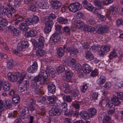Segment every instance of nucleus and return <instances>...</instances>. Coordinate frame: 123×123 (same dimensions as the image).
<instances>
[{
  "mask_svg": "<svg viewBox=\"0 0 123 123\" xmlns=\"http://www.w3.org/2000/svg\"><path fill=\"white\" fill-rule=\"evenodd\" d=\"M45 31L46 33H47L51 31L53 22L52 19L50 18L49 16L45 17Z\"/></svg>",
  "mask_w": 123,
  "mask_h": 123,
  "instance_id": "f257e3e1",
  "label": "nucleus"
},
{
  "mask_svg": "<svg viewBox=\"0 0 123 123\" xmlns=\"http://www.w3.org/2000/svg\"><path fill=\"white\" fill-rule=\"evenodd\" d=\"M35 3L36 7L41 9H47L49 8V5L43 0H37L35 1Z\"/></svg>",
  "mask_w": 123,
  "mask_h": 123,
  "instance_id": "f03ea898",
  "label": "nucleus"
},
{
  "mask_svg": "<svg viewBox=\"0 0 123 123\" xmlns=\"http://www.w3.org/2000/svg\"><path fill=\"white\" fill-rule=\"evenodd\" d=\"M57 106L58 105H57L56 107L53 106L52 109L49 111V114L50 116H58L61 114V111L59 109L57 108Z\"/></svg>",
  "mask_w": 123,
  "mask_h": 123,
  "instance_id": "7ed1b4c3",
  "label": "nucleus"
},
{
  "mask_svg": "<svg viewBox=\"0 0 123 123\" xmlns=\"http://www.w3.org/2000/svg\"><path fill=\"white\" fill-rule=\"evenodd\" d=\"M47 72L43 70L39 73L40 75L42 78L43 81H41L40 83L41 85H43L46 83L48 81V76L47 74Z\"/></svg>",
  "mask_w": 123,
  "mask_h": 123,
  "instance_id": "20e7f679",
  "label": "nucleus"
},
{
  "mask_svg": "<svg viewBox=\"0 0 123 123\" xmlns=\"http://www.w3.org/2000/svg\"><path fill=\"white\" fill-rule=\"evenodd\" d=\"M22 111L20 112L18 115L20 117H24L25 118L28 117L29 115L28 108L27 107H24L22 108Z\"/></svg>",
  "mask_w": 123,
  "mask_h": 123,
  "instance_id": "39448f33",
  "label": "nucleus"
},
{
  "mask_svg": "<svg viewBox=\"0 0 123 123\" xmlns=\"http://www.w3.org/2000/svg\"><path fill=\"white\" fill-rule=\"evenodd\" d=\"M29 46L28 42L25 41H22L18 43L17 46V49L19 51H21L24 48H27Z\"/></svg>",
  "mask_w": 123,
  "mask_h": 123,
  "instance_id": "423d86ee",
  "label": "nucleus"
},
{
  "mask_svg": "<svg viewBox=\"0 0 123 123\" xmlns=\"http://www.w3.org/2000/svg\"><path fill=\"white\" fill-rule=\"evenodd\" d=\"M110 46L109 45L102 46L100 49V50L99 51L100 56H103L105 53L109 51L110 50Z\"/></svg>",
  "mask_w": 123,
  "mask_h": 123,
  "instance_id": "0eeeda50",
  "label": "nucleus"
},
{
  "mask_svg": "<svg viewBox=\"0 0 123 123\" xmlns=\"http://www.w3.org/2000/svg\"><path fill=\"white\" fill-rule=\"evenodd\" d=\"M83 5L84 7L88 10L93 12V11L95 10V9L93 8L91 4L89 3L87 0H84L82 2Z\"/></svg>",
  "mask_w": 123,
  "mask_h": 123,
  "instance_id": "6e6552de",
  "label": "nucleus"
},
{
  "mask_svg": "<svg viewBox=\"0 0 123 123\" xmlns=\"http://www.w3.org/2000/svg\"><path fill=\"white\" fill-rule=\"evenodd\" d=\"M47 83L48 85V88L49 92L52 94L54 93L56 90V87L55 85L52 82H48Z\"/></svg>",
  "mask_w": 123,
  "mask_h": 123,
  "instance_id": "1a4fd4ad",
  "label": "nucleus"
},
{
  "mask_svg": "<svg viewBox=\"0 0 123 123\" xmlns=\"http://www.w3.org/2000/svg\"><path fill=\"white\" fill-rule=\"evenodd\" d=\"M48 100L50 101V105H51H51L53 106L56 107L57 105V104L56 103H54V102H55V101L57 99V98L55 96H52L49 97H48Z\"/></svg>",
  "mask_w": 123,
  "mask_h": 123,
  "instance_id": "9d476101",
  "label": "nucleus"
},
{
  "mask_svg": "<svg viewBox=\"0 0 123 123\" xmlns=\"http://www.w3.org/2000/svg\"><path fill=\"white\" fill-rule=\"evenodd\" d=\"M99 120H102V123H112L110 121L111 118L108 115H102L99 117Z\"/></svg>",
  "mask_w": 123,
  "mask_h": 123,
  "instance_id": "9b49d317",
  "label": "nucleus"
},
{
  "mask_svg": "<svg viewBox=\"0 0 123 123\" xmlns=\"http://www.w3.org/2000/svg\"><path fill=\"white\" fill-rule=\"evenodd\" d=\"M38 67L37 63L36 62H34L32 65L30 66L28 69L29 70L31 71L30 72L33 73L37 71Z\"/></svg>",
  "mask_w": 123,
  "mask_h": 123,
  "instance_id": "f8f14e48",
  "label": "nucleus"
},
{
  "mask_svg": "<svg viewBox=\"0 0 123 123\" xmlns=\"http://www.w3.org/2000/svg\"><path fill=\"white\" fill-rule=\"evenodd\" d=\"M52 7L54 9L58 10L62 5V3L58 1H52Z\"/></svg>",
  "mask_w": 123,
  "mask_h": 123,
  "instance_id": "ddd939ff",
  "label": "nucleus"
},
{
  "mask_svg": "<svg viewBox=\"0 0 123 123\" xmlns=\"http://www.w3.org/2000/svg\"><path fill=\"white\" fill-rule=\"evenodd\" d=\"M37 34V32L36 31H31L27 32L25 34L24 36L25 38L29 37H32L36 36Z\"/></svg>",
  "mask_w": 123,
  "mask_h": 123,
  "instance_id": "4468645a",
  "label": "nucleus"
},
{
  "mask_svg": "<svg viewBox=\"0 0 123 123\" xmlns=\"http://www.w3.org/2000/svg\"><path fill=\"white\" fill-rule=\"evenodd\" d=\"M108 30L109 28L107 26H102L98 28V32L99 34H102L106 32Z\"/></svg>",
  "mask_w": 123,
  "mask_h": 123,
  "instance_id": "2eb2a0df",
  "label": "nucleus"
},
{
  "mask_svg": "<svg viewBox=\"0 0 123 123\" xmlns=\"http://www.w3.org/2000/svg\"><path fill=\"white\" fill-rule=\"evenodd\" d=\"M83 71L84 73L86 74L90 73L91 71V69L90 66L87 64H84L83 65Z\"/></svg>",
  "mask_w": 123,
  "mask_h": 123,
  "instance_id": "dca6fc26",
  "label": "nucleus"
},
{
  "mask_svg": "<svg viewBox=\"0 0 123 123\" xmlns=\"http://www.w3.org/2000/svg\"><path fill=\"white\" fill-rule=\"evenodd\" d=\"M83 30L85 32H91L94 31L95 29L93 27L84 25L83 27Z\"/></svg>",
  "mask_w": 123,
  "mask_h": 123,
  "instance_id": "f3484780",
  "label": "nucleus"
},
{
  "mask_svg": "<svg viewBox=\"0 0 123 123\" xmlns=\"http://www.w3.org/2000/svg\"><path fill=\"white\" fill-rule=\"evenodd\" d=\"M11 10L9 9H4L2 11V13L4 14L9 18H11L12 16V14Z\"/></svg>",
  "mask_w": 123,
  "mask_h": 123,
  "instance_id": "a211bd4d",
  "label": "nucleus"
},
{
  "mask_svg": "<svg viewBox=\"0 0 123 123\" xmlns=\"http://www.w3.org/2000/svg\"><path fill=\"white\" fill-rule=\"evenodd\" d=\"M31 88L34 89L35 92L37 93H38V92H40V89L36 82H34L32 84Z\"/></svg>",
  "mask_w": 123,
  "mask_h": 123,
  "instance_id": "6ab92c4d",
  "label": "nucleus"
},
{
  "mask_svg": "<svg viewBox=\"0 0 123 123\" xmlns=\"http://www.w3.org/2000/svg\"><path fill=\"white\" fill-rule=\"evenodd\" d=\"M19 29L23 31H26L28 30L29 28L25 23H21L19 25Z\"/></svg>",
  "mask_w": 123,
  "mask_h": 123,
  "instance_id": "aec40b11",
  "label": "nucleus"
},
{
  "mask_svg": "<svg viewBox=\"0 0 123 123\" xmlns=\"http://www.w3.org/2000/svg\"><path fill=\"white\" fill-rule=\"evenodd\" d=\"M88 114L89 117L91 118L95 116L97 113V111L94 108H91L88 110Z\"/></svg>",
  "mask_w": 123,
  "mask_h": 123,
  "instance_id": "412c9836",
  "label": "nucleus"
},
{
  "mask_svg": "<svg viewBox=\"0 0 123 123\" xmlns=\"http://www.w3.org/2000/svg\"><path fill=\"white\" fill-rule=\"evenodd\" d=\"M7 76L8 79L11 82H14L17 81V78L14 75H13L10 73H9L7 74Z\"/></svg>",
  "mask_w": 123,
  "mask_h": 123,
  "instance_id": "4be33fe9",
  "label": "nucleus"
},
{
  "mask_svg": "<svg viewBox=\"0 0 123 123\" xmlns=\"http://www.w3.org/2000/svg\"><path fill=\"white\" fill-rule=\"evenodd\" d=\"M80 115L84 119H88L90 117L88 113L85 111H82L80 113Z\"/></svg>",
  "mask_w": 123,
  "mask_h": 123,
  "instance_id": "5701e85b",
  "label": "nucleus"
},
{
  "mask_svg": "<svg viewBox=\"0 0 123 123\" xmlns=\"http://www.w3.org/2000/svg\"><path fill=\"white\" fill-rule=\"evenodd\" d=\"M65 74L66 75V78L69 80H70L71 79V77L73 75V73L72 71L69 69H67L65 71Z\"/></svg>",
  "mask_w": 123,
  "mask_h": 123,
  "instance_id": "b1692460",
  "label": "nucleus"
},
{
  "mask_svg": "<svg viewBox=\"0 0 123 123\" xmlns=\"http://www.w3.org/2000/svg\"><path fill=\"white\" fill-rule=\"evenodd\" d=\"M3 86V92H6L9 90L11 85L10 84L6 82L4 83Z\"/></svg>",
  "mask_w": 123,
  "mask_h": 123,
  "instance_id": "393cba45",
  "label": "nucleus"
},
{
  "mask_svg": "<svg viewBox=\"0 0 123 123\" xmlns=\"http://www.w3.org/2000/svg\"><path fill=\"white\" fill-rule=\"evenodd\" d=\"M86 57L87 59L89 60H91L93 59L94 56L91 52L87 51L86 52Z\"/></svg>",
  "mask_w": 123,
  "mask_h": 123,
  "instance_id": "a878e982",
  "label": "nucleus"
},
{
  "mask_svg": "<svg viewBox=\"0 0 123 123\" xmlns=\"http://www.w3.org/2000/svg\"><path fill=\"white\" fill-rule=\"evenodd\" d=\"M84 25V23L81 21H78L75 25L76 28L78 29H81Z\"/></svg>",
  "mask_w": 123,
  "mask_h": 123,
  "instance_id": "bb28decb",
  "label": "nucleus"
},
{
  "mask_svg": "<svg viewBox=\"0 0 123 123\" xmlns=\"http://www.w3.org/2000/svg\"><path fill=\"white\" fill-rule=\"evenodd\" d=\"M4 107L6 109H9L11 108L12 107L11 104V102L9 100L5 101H4Z\"/></svg>",
  "mask_w": 123,
  "mask_h": 123,
  "instance_id": "cd10ccee",
  "label": "nucleus"
},
{
  "mask_svg": "<svg viewBox=\"0 0 123 123\" xmlns=\"http://www.w3.org/2000/svg\"><path fill=\"white\" fill-rule=\"evenodd\" d=\"M57 21L59 23L62 24H66L68 22L67 19L61 17H60L57 19Z\"/></svg>",
  "mask_w": 123,
  "mask_h": 123,
  "instance_id": "c85d7f7f",
  "label": "nucleus"
},
{
  "mask_svg": "<svg viewBox=\"0 0 123 123\" xmlns=\"http://www.w3.org/2000/svg\"><path fill=\"white\" fill-rule=\"evenodd\" d=\"M76 8V7H75V6L73 3L71 4L69 6V10L74 12H75L78 11Z\"/></svg>",
  "mask_w": 123,
  "mask_h": 123,
  "instance_id": "c756f323",
  "label": "nucleus"
},
{
  "mask_svg": "<svg viewBox=\"0 0 123 123\" xmlns=\"http://www.w3.org/2000/svg\"><path fill=\"white\" fill-rule=\"evenodd\" d=\"M117 10V8L114 6H112L110 9L109 12L110 14L113 15L115 14Z\"/></svg>",
  "mask_w": 123,
  "mask_h": 123,
  "instance_id": "7c9ffc66",
  "label": "nucleus"
},
{
  "mask_svg": "<svg viewBox=\"0 0 123 123\" xmlns=\"http://www.w3.org/2000/svg\"><path fill=\"white\" fill-rule=\"evenodd\" d=\"M67 106V104L65 102L62 103L60 105V109L62 110V111L65 112L68 110Z\"/></svg>",
  "mask_w": 123,
  "mask_h": 123,
  "instance_id": "2f4dec72",
  "label": "nucleus"
},
{
  "mask_svg": "<svg viewBox=\"0 0 123 123\" xmlns=\"http://www.w3.org/2000/svg\"><path fill=\"white\" fill-rule=\"evenodd\" d=\"M37 50L36 52V55L38 56L41 57L43 56L44 54V51L42 50V49H39Z\"/></svg>",
  "mask_w": 123,
  "mask_h": 123,
  "instance_id": "473e14b6",
  "label": "nucleus"
},
{
  "mask_svg": "<svg viewBox=\"0 0 123 123\" xmlns=\"http://www.w3.org/2000/svg\"><path fill=\"white\" fill-rule=\"evenodd\" d=\"M64 53V50L62 47H60L57 50V54L59 57H61L62 56Z\"/></svg>",
  "mask_w": 123,
  "mask_h": 123,
  "instance_id": "72a5a7b5",
  "label": "nucleus"
},
{
  "mask_svg": "<svg viewBox=\"0 0 123 123\" xmlns=\"http://www.w3.org/2000/svg\"><path fill=\"white\" fill-rule=\"evenodd\" d=\"M6 5L8 7L10 10H11L12 13H14L16 12V9H15L13 6L9 2H7Z\"/></svg>",
  "mask_w": 123,
  "mask_h": 123,
  "instance_id": "f704fd0d",
  "label": "nucleus"
},
{
  "mask_svg": "<svg viewBox=\"0 0 123 123\" xmlns=\"http://www.w3.org/2000/svg\"><path fill=\"white\" fill-rule=\"evenodd\" d=\"M64 112L65 113L64 115L66 116L71 117L74 114V111L72 110H69L68 111H67Z\"/></svg>",
  "mask_w": 123,
  "mask_h": 123,
  "instance_id": "c9c22d12",
  "label": "nucleus"
},
{
  "mask_svg": "<svg viewBox=\"0 0 123 123\" xmlns=\"http://www.w3.org/2000/svg\"><path fill=\"white\" fill-rule=\"evenodd\" d=\"M69 86V85L68 83H64L63 84V86L65 89L64 91L65 93L69 92L70 91V90Z\"/></svg>",
  "mask_w": 123,
  "mask_h": 123,
  "instance_id": "e433bc0d",
  "label": "nucleus"
},
{
  "mask_svg": "<svg viewBox=\"0 0 123 123\" xmlns=\"http://www.w3.org/2000/svg\"><path fill=\"white\" fill-rule=\"evenodd\" d=\"M94 3L96 6H98L101 8H103V7L101 5L102 2L99 0H96L94 1Z\"/></svg>",
  "mask_w": 123,
  "mask_h": 123,
  "instance_id": "4c0bfd02",
  "label": "nucleus"
},
{
  "mask_svg": "<svg viewBox=\"0 0 123 123\" xmlns=\"http://www.w3.org/2000/svg\"><path fill=\"white\" fill-rule=\"evenodd\" d=\"M69 51L71 54H74L76 55L79 53L78 50L74 48H70L69 49Z\"/></svg>",
  "mask_w": 123,
  "mask_h": 123,
  "instance_id": "58836bf2",
  "label": "nucleus"
},
{
  "mask_svg": "<svg viewBox=\"0 0 123 123\" xmlns=\"http://www.w3.org/2000/svg\"><path fill=\"white\" fill-rule=\"evenodd\" d=\"M25 23L26 25H31L33 24V22L31 19L30 18H28L25 19Z\"/></svg>",
  "mask_w": 123,
  "mask_h": 123,
  "instance_id": "ea45409f",
  "label": "nucleus"
},
{
  "mask_svg": "<svg viewBox=\"0 0 123 123\" xmlns=\"http://www.w3.org/2000/svg\"><path fill=\"white\" fill-rule=\"evenodd\" d=\"M12 99L13 104L15 105L18 104L20 101L19 97H18L17 98L12 97Z\"/></svg>",
  "mask_w": 123,
  "mask_h": 123,
  "instance_id": "a19ab883",
  "label": "nucleus"
},
{
  "mask_svg": "<svg viewBox=\"0 0 123 123\" xmlns=\"http://www.w3.org/2000/svg\"><path fill=\"white\" fill-rule=\"evenodd\" d=\"M33 80L35 82H38L41 80L43 81V80H42V78L40 75V74H39L38 76L34 78V80Z\"/></svg>",
  "mask_w": 123,
  "mask_h": 123,
  "instance_id": "79ce46f5",
  "label": "nucleus"
},
{
  "mask_svg": "<svg viewBox=\"0 0 123 123\" xmlns=\"http://www.w3.org/2000/svg\"><path fill=\"white\" fill-rule=\"evenodd\" d=\"M65 68L64 66L61 65L57 69V72L58 73L63 72L65 70Z\"/></svg>",
  "mask_w": 123,
  "mask_h": 123,
  "instance_id": "37998d69",
  "label": "nucleus"
},
{
  "mask_svg": "<svg viewBox=\"0 0 123 123\" xmlns=\"http://www.w3.org/2000/svg\"><path fill=\"white\" fill-rule=\"evenodd\" d=\"M39 42L38 43V47L42 48L44 46V43L45 41L43 39H39Z\"/></svg>",
  "mask_w": 123,
  "mask_h": 123,
  "instance_id": "c03bdc74",
  "label": "nucleus"
},
{
  "mask_svg": "<svg viewBox=\"0 0 123 123\" xmlns=\"http://www.w3.org/2000/svg\"><path fill=\"white\" fill-rule=\"evenodd\" d=\"M113 1V0H103L102 3L103 5H106L112 3Z\"/></svg>",
  "mask_w": 123,
  "mask_h": 123,
  "instance_id": "a18cd8bd",
  "label": "nucleus"
},
{
  "mask_svg": "<svg viewBox=\"0 0 123 123\" xmlns=\"http://www.w3.org/2000/svg\"><path fill=\"white\" fill-rule=\"evenodd\" d=\"M75 6V7H76L78 10H80L82 8V6L81 4L78 2H75L73 3Z\"/></svg>",
  "mask_w": 123,
  "mask_h": 123,
  "instance_id": "49530a36",
  "label": "nucleus"
},
{
  "mask_svg": "<svg viewBox=\"0 0 123 123\" xmlns=\"http://www.w3.org/2000/svg\"><path fill=\"white\" fill-rule=\"evenodd\" d=\"M37 39V40H36L35 39H31V40L34 47H37L38 43V40H39V39Z\"/></svg>",
  "mask_w": 123,
  "mask_h": 123,
  "instance_id": "de8ad7c7",
  "label": "nucleus"
},
{
  "mask_svg": "<svg viewBox=\"0 0 123 123\" xmlns=\"http://www.w3.org/2000/svg\"><path fill=\"white\" fill-rule=\"evenodd\" d=\"M8 24V22L7 20L3 18L2 20V21L0 23V25L3 26H6Z\"/></svg>",
  "mask_w": 123,
  "mask_h": 123,
  "instance_id": "09e8293b",
  "label": "nucleus"
},
{
  "mask_svg": "<svg viewBox=\"0 0 123 123\" xmlns=\"http://www.w3.org/2000/svg\"><path fill=\"white\" fill-rule=\"evenodd\" d=\"M113 103L112 100H109L106 104V106L109 108H111L113 106Z\"/></svg>",
  "mask_w": 123,
  "mask_h": 123,
  "instance_id": "8fccbe9b",
  "label": "nucleus"
},
{
  "mask_svg": "<svg viewBox=\"0 0 123 123\" xmlns=\"http://www.w3.org/2000/svg\"><path fill=\"white\" fill-rule=\"evenodd\" d=\"M61 36L59 34L58 32H55L54 33L52 36L50 38H60Z\"/></svg>",
  "mask_w": 123,
  "mask_h": 123,
  "instance_id": "3c124183",
  "label": "nucleus"
},
{
  "mask_svg": "<svg viewBox=\"0 0 123 123\" xmlns=\"http://www.w3.org/2000/svg\"><path fill=\"white\" fill-rule=\"evenodd\" d=\"M20 33L19 31L16 29H14L13 31V35L14 36H18L19 35Z\"/></svg>",
  "mask_w": 123,
  "mask_h": 123,
  "instance_id": "603ef678",
  "label": "nucleus"
},
{
  "mask_svg": "<svg viewBox=\"0 0 123 123\" xmlns=\"http://www.w3.org/2000/svg\"><path fill=\"white\" fill-rule=\"evenodd\" d=\"M31 19L33 23H37L39 20L38 17L36 16H35L33 17Z\"/></svg>",
  "mask_w": 123,
  "mask_h": 123,
  "instance_id": "864d4df0",
  "label": "nucleus"
},
{
  "mask_svg": "<svg viewBox=\"0 0 123 123\" xmlns=\"http://www.w3.org/2000/svg\"><path fill=\"white\" fill-rule=\"evenodd\" d=\"M98 17L102 21H105L106 19V16L99 14L98 15Z\"/></svg>",
  "mask_w": 123,
  "mask_h": 123,
  "instance_id": "5fc2aeb1",
  "label": "nucleus"
},
{
  "mask_svg": "<svg viewBox=\"0 0 123 123\" xmlns=\"http://www.w3.org/2000/svg\"><path fill=\"white\" fill-rule=\"evenodd\" d=\"M98 74V71L97 69H95L92 71L91 73V75L92 77H94L97 75Z\"/></svg>",
  "mask_w": 123,
  "mask_h": 123,
  "instance_id": "6e6d98bb",
  "label": "nucleus"
},
{
  "mask_svg": "<svg viewBox=\"0 0 123 123\" xmlns=\"http://www.w3.org/2000/svg\"><path fill=\"white\" fill-rule=\"evenodd\" d=\"M20 51H19L17 49L15 50L13 52L14 54H16L17 55L19 56H21L23 54Z\"/></svg>",
  "mask_w": 123,
  "mask_h": 123,
  "instance_id": "4d7b16f0",
  "label": "nucleus"
},
{
  "mask_svg": "<svg viewBox=\"0 0 123 123\" xmlns=\"http://www.w3.org/2000/svg\"><path fill=\"white\" fill-rule=\"evenodd\" d=\"M77 16L79 18L83 19L85 18V17L83 14L81 12H79L77 13Z\"/></svg>",
  "mask_w": 123,
  "mask_h": 123,
  "instance_id": "13d9d810",
  "label": "nucleus"
},
{
  "mask_svg": "<svg viewBox=\"0 0 123 123\" xmlns=\"http://www.w3.org/2000/svg\"><path fill=\"white\" fill-rule=\"evenodd\" d=\"M29 9L32 11H35L36 10V7L32 4H30L29 6Z\"/></svg>",
  "mask_w": 123,
  "mask_h": 123,
  "instance_id": "bf43d9fd",
  "label": "nucleus"
},
{
  "mask_svg": "<svg viewBox=\"0 0 123 123\" xmlns=\"http://www.w3.org/2000/svg\"><path fill=\"white\" fill-rule=\"evenodd\" d=\"M57 41V39H50L49 43V44L53 45V44L56 43Z\"/></svg>",
  "mask_w": 123,
  "mask_h": 123,
  "instance_id": "052dcab7",
  "label": "nucleus"
},
{
  "mask_svg": "<svg viewBox=\"0 0 123 123\" xmlns=\"http://www.w3.org/2000/svg\"><path fill=\"white\" fill-rule=\"evenodd\" d=\"M100 81L99 84L100 85H102L103 84L105 81V77L104 76H102L100 77Z\"/></svg>",
  "mask_w": 123,
  "mask_h": 123,
  "instance_id": "680f3d73",
  "label": "nucleus"
},
{
  "mask_svg": "<svg viewBox=\"0 0 123 123\" xmlns=\"http://www.w3.org/2000/svg\"><path fill=\"white\" fill-rule=\"evenodd\" d=\"M55 72L54 69L52 71H49V72L48 73L50 76L52 78H53L55 76Z\"/></svg>",
  "mask_w": 123,
  "mask_h": 123,
  "instance_id": "e2e57ef3",
  "label": "nucleus"
},
{
  "mask_svg": "<svg viewBox=\"0 0 123 123\" xmlns=\"http://www.w3.org/2000/svg\"><path fill=\"white\" fill-rule=\"evenodd\" d=\"M6 66L8 69H11L13 66V64L12 63L10 62H7Z\"/></svg>",
  "mask_w": 123,
  "mask_h": 123,
  "instance_id": "0e129e2a",
  "label": "nucleus"
},
{
  "mask_svg": "<svg viewBox=\"0 0 123 123\" xmlns=\"http://www.w3.org/2000/svg\"><path fill=\"white\" fill-rule=\"evenodd\" d=\"M63 30L66 33H70V30L68 26L64 27L63 29Z\"/></svg>",
  "mask_w": 123,
  "mask_h": 123,
  "instance_id": "69168bd1",
  "label": "nucleus"
},
{
  "mask_svg": "<svg viewBox=\"0 0 123 123\" xmlns=\"http://www.w3.org/2000/svg\"><path fill=\"white\" fill-rule=\"evenodd\" d=\"M117 98H119L120 100H123V94L122 92L118 93H117Z\"/></svg>",
  "mask_w": 123,
  "mask_h": 123,
  "instance_id": "338daca9",
  "label": "nucleus"
},
{
  "mask_svg": "<svg viewBox=\"0 0 123 123\" xmlns=\"http://www.w3.org/2000/svg\"><path fill=\"white\" fill-rule=\"evenodd\" d=\"M87 87V84H84L82 86V88L81 90V92H83L85 93V91L86 90Z\"/></svg>",
  "mask_w": 123,
  "mask_h": 123,
  "instance_id": "774afa93",
  "label": "nucleus"
}]
</instances>
